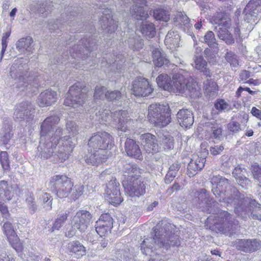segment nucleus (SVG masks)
<instances>
[{
    "mask_svg": "<svg viewBox=\"0 0 261 261\" xmlns=\"http://www.w3.org/2000/svg\"><path fill=\"white\" fill-rule=\"evenodd\" d=\"M60 121L57 116L47 117L41 125L40 141L38 147L37 154L44 159L52 156L61 162L68 159L73 147L75 145L76 139L74 137L78 133V126L75 122L69 121L66 123L67 130L71 133L72 137L65 136L61 138L63 129L55 125Z\"/></svg>",
    "mask_w": 261,
    "mask_h": 261,
    "instance_id": "1",
    "label": "nucleus"
},
{
    "mask_svg": "<svg viewBox=\"0 0 261 261\" xmlns=\"http://www.w3.org/2000/svg\"><path fill=\"white\" fill-rule=\"evenodd\" d=\"M211 182L213 194L220 201L226 203V206L234 207L236 214L244 220L250 217L261 221V205L255 200L244 197L230 185L227 178L219 175L213 176Z\"/></svg>",
    "mask_w": 261,
    "mask_h": 261,
    "instance_id": "2",
    "label": "nucleus"
},
{
    "mask_svg": "<svg viewBox=\"0 0 261 261\" xmlns=\"http://www.w3.org/2000/svg\"><path fill=\"white\" fill-rule=\"evenodd\" d=\"M170 224L166 221L160 222L153 227L154 237L145 239L141 245L142 252L146 255L154 257L160 254L156 251L160 249L168 250L171 246L180 245L179 236L170 231Z\"/></svg>",
    "mask_w": 261,
    "mask_h": 261,
    "instance_id": "3",
    "label": "nucleus"
},
{
    "mask_svg": "<svg viewBox=\"0 0 261 261\" xmlns=\"http://www.w3.org/2000/svg\"><path fill=\"white\" fill-rule=\"evenodd\" d=\"M96 42L92 37L84 38L79 41V44L74 45L70 50V57L75 61H70L73 63H75L76 68H81L85 62L91 61L88 54L94 49Z\"/></svg>",
    "mask_w": 261,
    "mask_h": 261,
    "instance_id": "4",
    "label": "nucleus"
},
{
    "mask_svg": "<svg viewBox=\"0 0 261 261\" xmlns=\"http://www.w3.org/2000/svg\"><path fill=\"white\" fill-rule=\"evenodd\" d=\"M239 225V222L228 212H221L215 217L212 229L217 232L231 236L235 234Z\"/></svg>",
    "mask_w": 261,
    "mask_h": 261,
    "instance_id": "5",
    "label": "nucleus"
},
{
    "mask_svg": "<svg viewBox=\"0 0 261 261\" xmlns=\"http://www.w3.org/2000/svg\"><path fill=\"white\" fill-rule=\"evenodd\" d=\"M212 21L219 25L216 27L214 31L218 37L223 40L227 45H232L234 43V38L229 31L231 25V20L227 15L220 12H217L212 18Z\"/></svg>",
    "mask_w": 261,
    "mask_h": 261,
    "instance_id": "6",
    "label": "nucleus"
},
{
    "mask_svg": "<svg viewBox=\"0 0 261 261\" xmlns=\"http://www.w3.org/2000/svg\"><path fill=\"white\" fill-rule=\"evenodd\" d=\"M109 111L105 110L102 112H98L96 113V116L98 117V120L100 123L108 122L112 118L115 122L117 129L122 132H126L130 127L132 121L129 118L127 112L125 111H116L112 115H110Z\"/></svg>",
    "mask_w": 261,
    "mask_h": 261,
    "instance_id": "7",
    "label": "nucleus"
},
{
    "mask_svg": "<svg viewBox=\"0 0 261 261\" xmlns=\"http://www.w3.org/2000/svg\"><path fill=\"white\" fill-rule=\"evenodd\" d=\"M185 72L180 69L172 77L170 92L184 93L188 91L191 95H197V85L193 79H189L184 75Z\"/></svg>",
    "mask_w": 261,
    "mask_h": 261,
    "instance_id": "8",
    "label": "nucleus"
},
{
    "mask_svg": "<svg viewBox=\"0 0 261 261\" xmlns=\"http://www.w3.org/2000/svg\"><path fill=\"white\" fill-rule=\"evenodd\" d=\"M147 117L151 123L160 127L165 126L170 122L168 108L162 105H150L148 107Z\"/></svg>",
    "mask_w": 261,
    "mask_h": 261,
    "instance_id": "9",
    "label": "nucleus"
},
{
    "mask_svg": "<svg viewBox=\"0 0 261 261\" xmlns=\"http://www.w3.org/2000/svg\"><path fill=\"white\" fill-rule=\"evenodd\" d=\"M49 186L59 198H63L70 194L73 184L66 175H56L50 178Z\"/></svg>",
    "mask_w": 261,
    "mask_h": 261,
    "instance_id": "10",
    "label": "nucleus"
},
{
    "mask_svg": "<svg viewBox=\"0 0 261 261\" xmlns=\"http://www.w3.org/2000/svg\"><path fill=\"white\" fill-rule=\"evenodd\" d=\"M86 89L82 87L80 83H76L71 86L66 95L64 105L76 109L83 106L87 99Z\"/></svg>",
    "mask_w": 261,
    "mask_h": 261,
    "instance_id": "11",
    "label": "nucleus"
},
{
    "mask_svg": "<svg viewBox=\"0 0 261 261\" xmlns=\"http://www.w3.org/2000/svg\"><path fill=\"white\" fill-rule=\"evenodd\" d=\"M114 138L106 132L94 134L89 140L88 147L98 150L107 151L114 146Z\"/></svg>",
    "mask_w": 261,
    "mask_h": 261,
    "instance_id": "12",
    "label": "nucleus"
},
{
    "mask_svg": "<svg viewBox=\"0 0 261 261\" xmlns=\"http://www.w3.org/2000/svg\"><path fill=\"white\" fill-rule=\"evenodd\" d=\"M122 185L126 194L132 197H139L146 192V186L141 177H132L129 180H123Z\"/></svg>",
    "mask_w": 261,
    "mask_h": 261,
    "instance_id": "13",
    "label": "nucleus"
},
{
    "mask_svg": "<svg viewBox=\"0 0 261 261\" xmlns=\"http://www.w3.org/2000/svg\"><path fill=\"white\" fill-rule=\"evenodd\" d=\"M35 113V106L29 101H24L15 106L13 117L18 121H30L33 119Z\"/></svg>",
    "mask_w": 261,
    "mask_h": 261,
    "instance_id": "14",
    "label": "nucleus"
},
{
    "mask_svg": "<svg viewBox=\"0 0 261 261\" xmlns=\"http://www.w3.org/2000/svg\"><path fill=\"white\" fill-rule=\"evenodd\" d=\"M105 199L114 205L121 203L123 199L120 192V184L116 179L111 180L107 185L105 193Z\"/></svg>",
    "mask_w": 261,
    "mask_h": 261,
    "instance_id": "15",
    "label": "nucleus"
},
{
    "mask_svg": "<svg viewBox=\"0 0 261 261\" xmlns=\"http://www.w3.org/2000/svg\"><path fill=\"white\" fill-rule=\"evenodd\" d=\"M197 206L203 212L214 213L213 207L217 202L210 197L209 193L205 189H201L195 193Z\"/></svg>",
    "mask_w": 261,
    "mask_h": 261,
    "instance_id": "16",
    "label": "nucleus"
},
{
    "mask_svg": "<svg viewBox=\"0 0 261 261\" xmlns=\"http://www.w3.org/2000/svg\"><path fill=\"white\" fill-rule=\"evenodd\" d=\"M132 90L136 96L146 97L152 93L153 88L147 79L140 77L133 82Z\"/></svg>",
    "mask_w": 261,
    "mask_h": 261,
    "instance_id": "17",
    "label": "nucleus"
},
{
    "mask_svg": "<svg viewBox=\"0 0 261 261\" xmlns=\"http://www.w3.org/2000/svg\"><path fill=\"white\" fill-rule=\"evenodd\" d=\"M92 215L85 210L77 212L72 220V226L81 232L85 231L91 221Z\"/></svg>",
    "mask_w": 261,
    "mask_h": 261,
    "instance_id": "18",
    "label": "nucleus"
},
{
    "mask_svg": "<svg viewBox=\"0 0 261 261\" xmlns=\"http://www.w3.org/2000/svg\"><path fill=\"white\" fill-rule=\"evenodd\" d=\"M236 248L246 253H252L261 248V241L256 239H237L234 242Z\"/></svg>",
    "mask_w": 261,
    "mask_h": 261,
    "instance_id": "19",
    "label": "nucleus"
},
{
    "mask_svg": "<svg viewBox=\"0 0 261 261\" xmlns=\"http://www.w3.org/2000/svg\"><path fill=\"white\" fill-rule=\"evenodd\" d=\"M99 24L102 30L110 34L114 33L118 26L117 22L112 18L111 11L108 9H105L102 11Z\"/></svg>",
    "mask_w": 261,
    "mask_h": 261,
    "instance_id": "20",
    "label": "nucleus"
},
{
    "mask_svg": "<svg viewBox=\"0 0 261 261\" xmlns=\"http://www.w3.org/2000/svg\"><path fill=\"white\" fill-rule=\"evenodd\" d=\"M107 159V151L88 148V153L85 156V162L89 165L98 166Z\"/></svg>",
    "mask_w": 261,
    "mask_h": 261,
    "instance_id": "21",
    "label": "nucleus"
},
{
    "mask_svg": "<svg viewBox=\"0 0 261 261\" xmlns=\"http://www.w3.org/2000/svg\"><path fill=\"white\" fill-rule=\"evenodd\" d=\"M243 13L245 19H254L259 16L261 17V0H251L245 8Z\"/></svg>",
    "mask_w": 261,
    "mask_h": 261,
    "instance_id": "22",
    "label": "nucleus"
},
{
    "mask_svg": "<svg viewBox=\"0 0 261 261\" xmlns=\"http://www.w3.org/2000/svg\"><path fill=\"white\" fill-rule=\"evenodd\" d=\"M141 144L147 152L159 151V145L156 137L150 134L146 133L140 136Z\"/></svg>",
    "mask_w": 261,
    "mask_h": 261,
    "instance_id": "23",
    "label": "nucleus"
},
{
    "mask_svg": "<svg viewBox=\"0 0 261 261\" xmlns=\"http://www.w3.org/2000/svg\"><path fill=\"white\" fill-rule=\"evenodd\" d=\"M58 94L51 89H47L42 92L37 99V103L40 107L50 106L57 101Z\"/></svg>",
    "mask_w": 261,
    "mask_h": 261,
    "instance_id": "24",
    "label": "nucleus"
},
{
    "mask_svg": "<svg viewBox=\"0 0 261 261\" xmlns=\"http://www.w3.org/2000/svg\"><path fill=\"white\" fill-rule=\"evenodd\" d=\"M134 3L136 5L130 10L132 16L137 20L146 19L148 17V12L144 8V6H146V0H134Z\"/></svg>",
    "mask_w": 261,
    "mask_h": 261,
    "instance_id": "25",
    "label": "nucleus"
},
{
    "mask_svg": "<svg viewBox=\"0 0 261 261\" xmlns=\"http://www.w3.org/2000/svg\"><path fill=\"white\" fill-rule=\"evenodd\" d=\"M174 24L180 28L184 32L193 37L192 32V24L188 17L181 13H178L174 18Z\"/></svg>",
    "mask_w": 261,
    "mask_h": 261,
    "instance_id": "26",
    "label": "nucleus"
},
{
    "mask_svg": "<svg viewBox=\"0 0 261 261\" xmlns=\"http://www.w3.org/2000/svg\"><path fill=\"white\" fill-rule=\"evenodd\" d=\"M22 66H18L17 63H14L11 67L10 75L12 78L18 79L17 86L19 88L27 87L28 78L27 73H23Z\"/></svg>",
    "mask_w": 261,
    "mask_h": 261,
    "instance_id": "27",
    "label": "nucleus"
},
{
    "mask_svg": "<svg viewBox=\"0 0 261 261\" xmlns=\"http://www.w3.org/2000/svg\"><path fill=\"white\" fill-rule=\"evenodd\" d=\"M205 158L194 155L188 166V174L190 177L195 175L198 171L201 170L204 166Z\"/></svg>",
    "mask_w": 261,
    "mask_h": 261,
    "instance_id": "28",
    "label": "nucleus"
},
{
    "mask_svg": "<svg viewBox=\"0 0 261 261\" xmlns=\"http://www.w3.org/2000/svg\"><path fill=\"white\" fill-rule=\"evenodd\" d=\"M125 150L129 156L138 159H141L142 158L140 147L133 139L127 138L125 142Z\"/></svg>",
    "mask_w": 261,
    "mask_h": 261,
    "instance_id": "29",
    "label": "nucleus"
},
{
    "mask_svg": "<svg viewBox=\"0 0 261 261\" xmlns=\"http://www.w3.org/2000/svg\"><path fill=\"white\" fill-rule=\"evenodd\" d=\"M177 119L179 124L185 128L189 127L194 122L193 113L187 109L180 110L177 114Z\"/></svg>",
    "mask_w": 261,
    "mask_h": 261,
    "instance_id": "30",
    "label": "nucleus"
},
{
    "mask_svg": "<svg viewBox=\"0 0 261 261\" xmlns=\"http://www.w3.org/2000/svg\"><path fill=\"white\" fill-rule=\"evenodd\" d=\"M246 172V170L245 168L237 167L234 168L232 172V174L238 184L244 189H248L251 186V181L245 176L244 173Z\"/></svg>",
    "mask_w": 261,
    "mask_h": 261,
    "instance_id": "31",
    "label": "nucleus"
},
{
    "mask_svg": "<svg viewBox=\"0 0 261 261\" xmlns=\"http://www.w3.org/2000/svg\"><path fill=\"white\" fill-rule=\"evenodd\" d=\"M193 60L194 64L192 65L195 69L203 72L206 77H211L212 73L207 68V62L201 55H194Z\"/></svg>",
    "mask_w": 261,
    "mask_h": 261,
    "instance_id": "32",
    "label": "nucleus"
},
{
    "mask_svg": "<svg viewBox=\"0 0 261 261\" xmlns=\"http://www.w3.org/2000/svg\"><path fill=\"white\" fill-rule=\"evenodd\" d=\"M180 37L177 31H170L166 35L165 44L170 49L179 46Z\"/></svg>",
    "mask_w": 261,
    "mask_h": 261,
    "instance_id": "33",
    "label": "nucleus"
},
{
    "mask_svg": "<svg viewBox=\"0 0 261 261\" xmlns=\"http://www.w3.org/2000/svg\"><path fill=\"white\" fill-rule=\"evenodd\" d=\"M3 230L11 244L17 243L19 238L11 223L9 222H5L3 225Z\"/></svg>",
    "mask_w": 261,
    "mask_h": 261,
    "instance_id": "34",
    "label": "nucleus"
},
{
    "mask_svg": "<svg viewBox=\"0 0 261 261\" xmlns=\"http://www.w3.org/2000/svg\"><path fill=\"white\" fill-rule=\"evenodd\" d=\"M32 43L33 39L30 37L21 38L16 42V48L19 52L25 53L26 51L30 54L33 52Z\"/></svg>",
    "mask_w": 261,
    "mask_h": 261,
    "instance_id": "35",
    "label": "nucleus"
},
{
    "mask_svg": "<svg viewBox=\"0 0 261 261\" xmlns=\"http://www.w3.org/2000/svg\"><path fill=\"white\" fill-rule=\"evenodd\" d=\"M125 43L127 44L129 47L133 50H138L142 48L144 45L143 40L135 34L132 35V36L125 41Z\"/></svg>",
    "mask_w": 261,
    "mask_h": 261,
    "instance_id": "36",
    "label": "nucleus"
},
{
    "mask_svg": "<svg viewBox=\"0 0 261 261\" xmlns=\"http://www.w3.org/2000/svg\"><path fill=\"white\" fill-rule=\"evenodd\" d=\"M152 61L154 65L159 67L167 65L169 62L158 48H155L152 50Z\"/></svg>",
    "mask_w": 261,
    "mask_h": 261,
    "instance_id": "37",
    "label": "nucleus"
},
{
    "mask_svg": "<svg viewBox=\"0 0 261 261\" xmlns=\"http://www.w3.org/2000/svg\"><path fill=\"white\" fill-rule=\"evenodd\" d=\"M69 248L71 255L75 258H80L86 254L85 247L77 242L71 243Z\"/></svg>",
    "mask_w": 261,
    "mask_h": 261,
    "instance_id": "38",
    "label": "nucleus"
},
{
    "mask_svg": "<svg viewBox=\"0 0 261 261\" xmlns=\"http://www.w3.org/2000/svg\"><path fill=\"white\" fill-rule=\"evenodd\" d=\"M8 182L5 180L0 181V197L3 200H10L12 197V194L10 190Z\"/></svg>",
    "mask_w": 261,
    "mask_h": 261,
    "instance_id": "39",
    "label": "nucleus"
},
{
    "mask_svg": "<svg viewBox=\"0 0 261 261\" xmlns=\"http://www.w3.org/2000/svg\"><path fill=\"white\" fill-rule=\"evenodd\" d=\"M124 171L129 174L127 180H129L132 177H141L140 169L136 164H126L124 165Z\"/></svg>",
    "mask_w": 261,
    "mask_h": 261,
    "instance_id": "40",
    "label": "nucleus"
},
{
    "mask_svg": "<svg viewBox=\"0 0 261 261\" xmlns=\"http://www.w3.org/2000/svg\"><path fill=\"white\" fill-rule=\"evenodd\" d=\"M156 80L160 87L162 88L165 90L170 91L172 81L167 74H160Z\"/></svg>",
    "mask_w": 261,
    "mask_h": 261,
    "instance_id": "41",
    "label": "nucleus"
},
{
    "mask_svg": "<svg viewBox=\"0 0 261 261\" xmlns=\"http://www.w3.org/2000/svg\"><path fill=\"white\" fill-rule=\"evenodd\" d=\"M173 138L170 135H163L159 138V149H171L173 148Z\"/></svg>",
    "mask_w": 261,
    "mask_h": 261,
    "instance_id": "42",
    "label": "nucleus"
},
{
    "mask_svg": "<svg viewBox=\"0 0 261 261\" xmlns=\"http://www.w3.org/2000/svg\"><path fill=\"white\" fill-rule=\"evenodd\" d=\"M141 30L143 35L149 38L153 37L156 34L154 25L151 22L143 23L141 26Z\"/></svg>",
    "mask_w": 261,
    "mask_h": 261,
    "instance_id": "43",
    "label": "nucleus"
},
{
    "mask_svg": "<svg viewBox=\"0 0 261 261\" xmlns=\"http://www.w3.org/2000/svg\"><path fill=\"white\" fill-rule=\"evenodd\" d=\"M204 90L207 95L210 96H213L218 91V86L212 80L207 79L204 82Z\"/></svg>",
    "mask_w": 261,
    "mask_h": 261,
    "instance_id": "44",
    "label": "nucleus"
},
{
    "mask_svg": "<svg viewBox=\"0 0 261 261\" xmlns=\"http://www.w3.org/2000/svg\"><path fill=\"white\" fill-rule=\"evenodd\" d=\"M69 214L68 210H62L60 211L58 215L53 228L55 229L59 230L64 224Z\"/></svg>",
    "mask_w": 261,
    "mask_h": 261,
    "instance_id": "45",
    "label": "nucleus"
},
{
    "mask_svg": "<svg viewBox=\"0 0 261 261\" xmlns=\"http://www.w3.org/2000/svg\"><path fill=\"white\" fill-rule=\"evenodd\" d=\"M153 16L155 19L165 22H167L170 19L168 11L161 8H157L154 10Z\"/></svg>",
    "mask_w": 261,
    "mask_h": 261,
    "instance_id": "46",
    "label": "nucleus"
},
{
    "mask_svg": "<svg viewBox=\"0 0 261 261\" xmlns=\"http://www.w3.org/2000/svg\"><path fill=\"white\" fill-rule=\"evenodd\" d=\"M123 60L119 59V57L117 58V60H115L114 62L112 63L110 62L108 63L107 61L106 62H102L101 64L102 66H104L107 64L109 65V67H110V70H112L115 72H119L121 71V69L122 67V64L121 63H123Z\"/></svg>",
    "mask_w": 261,
    "mask_h": 261,
    "instance_id": "47",
    "label": "nucleus"
},
{
    "mask_svg": "<svg viewBox=\"0 0 261 261\" xmlns=\"http://www.w3.org/2000/svg\"><path fill=\"white\" fill-rule=\"evenodd\" d=\"M39 200L41 204L46 211H49L52 208L53 198L49 194L43 193L40 197Z\"/></svg>",
    "mask_w": 261,
    "mask_h": 261,
    "instance_id": "48",
    "label": "nucleus"
},
{
    "mask_svg": "<svg viewBox=\"0 0 261 261\" xmlns=\"http://www.w3.org/2000/svg\"><path fill=\"white\" fill-rule=\"evenodd\" d=\"M53 7L52 2L49 0L40 2L38 13L42 14L43 17H46L51 12Z\"/></svg>",
    "mask_w": 261,
    "mask_h": 261,
    "instance_id": "49",
    "label": "nucleus"
},
{
    "mask_svg": "<svg viewBox=\"0 0 261 261\" xmlns=\"http://www.w3.org/2000/svg\"><path fill=\"white\" fill-rule=\"evenodd\" d=\"M112 228H107L105 222L102 221L100 218L96 222L95 230L100 237L104 236Z\"/></svg>",
    "mask_w": 261,
    "mask_h": 261,
    "instance_id": "50",
    "label": "nucleus"
},
{
    "mask_svg": "<svg viewBox=\"0 0 261 261\" xmlns=\"http://www.w3.org/2000/svg\"><path fill=\"white\" fill-rule=\"evenodd\" d=\"M211 138L216 139H220L222 137V128L220 124L215 122L211 123Z\"/></svg>",
    "mask_w": 261,
    "mask_h": 261,
    "instance_id": "51",
    "label": "nucleus"
},
{
    "mask_svg": "<svg viewBox=\"0 0 261 261\" xmlns=\"http://www.w3.org/2000/svg\"><path fill=\"white\" fill-rule=\"evenodd\" d=\"M203 42L206 43L210 47L217 46V40L214 33L212 31H207L203 37Z\"/></svg>",
    "mask_w": 261,
    "mask_h": 261,
    "instance_id": "52",
    "label": "nucleus"
},
{
    "mask_svg": "<svg viewBox=\"0 0 261 261\" xmlns=\"http://www.w3.org/2000/svg\"><path fill=\"white\" fill-rule=\"evenodd\" d=\"M25 201L30 212L32 213H35L37 210V205L35 201V198L32 193H29Z\"/></svg>",
    "mask_w": 261,
    "mask_h": 261,
    "instance_id": "53",
    "label": "nucleus"
},
{
    "mask_svg": "<svg viewBox=\"0 0 261 261\" xmlns=\"http://www.w3.org/2000/svg\"><path fill=\"white\" fill-rule=\"evenodd\" d=\"M3 128L5 129V130H3V133H2V135L1 137V141L3 144L6 145L9 143L11 138V135L10 133L11 129V126L9 124L7 125H5Z\"/></svg>",
    "mask_w": 261,
    "mask_h": 261,
    "instance_id": "54",
    "label": "nucleus"
},
{
    "mask_svg": "<svg viewBox=\"0 0 261 261\" xmlns=\"http://www.w3.org/2000/svg\"><path fill=\"white\" fill-rule=\"evenodd\" d=\"M84 186L81 185H76L72 188L70 193L71 198L75 200L77 199L83 194Z\"/></svg>",
    "mask_w": 261,
    "mask_h": 261,
    "instance_id": "55",
    "label": "nucleus"
},
{
    "mask_svg": "<svg viewBox=\"0 0 261 261\" xmlns=\"http://www.w3.org/2000/svg\"><path fill=\"white\" fill-rule=\"evenodd\" d=\"M108 90L104 86H97L95 87L94 97L95 99H103L106 98Z\"/></svg>",
    "mask_w": 261,
    "mask_h": 261,
    "instance_id": "56",
    "label": "nucleus"
},
{
    "mask_svg": "<svg viewBox=\"0 0 261 261\" xmlns=\"http://www.w3.org/2000/svg\"><path fill=\"white\" fill-rule=\"evenodd\" d=\"M215 107L219 112L228 111L230 110V106L223 99L218 100L215 103Z\"/></svg>",
    "mask_w": 261,
    "mask_h": 261,
    "instance_id": "57",
    "label": "nucleus"
},
{
    "mask_svg": "<svg viewBox=\"0 0 261 261\" xmlns=\"http://www.w3.org/2000/svg\"><path fill=\"white\" fill-rule=\"evenodd\" d=\"M0 163L3 169L7 170L10 168L8 154L6 151H2L0 153Z\"/></svg>",
    "mask_w": 261,
    "mask_h": 261,
    "instance_id": "58",
    "label": "nucleus"
},
{
    "mask_svg": "<svg viewBox=\"0 0 261 261\" xmlns=\"http://www.w3.org/2000/svg\"><path fill=\"white\" fill-rule=\"evenodd\" d=\"M122 97L121 93L118 90L107 91L106 98L108 100H119Z\"/></svg>",
    "mask_w": 261,
    "mask_h": 261,
    "instance_id": "59",
    "label": "nucleus"
},
{
    "mask_svg": "<svg viewBox=\"0 0 261 261\" xmlns=\"http://www.w3.org/2000/svg\"><path fill=\"white\" fill-rule=\"evenodd\" d=\"M11 33L9 32L5 33L3 34L2 38V50L0 55V61L2 60V59L4 56V54L6 50L7 47V39L10 36Z\"/></svg>",
    "mask_w": 261,
    "mask_h": 261,
    "instance_id": "60",
    "label": "nucleus"
},
{
    "mask_svg": "<svg viewBox=\"0 0 261 261\" xmlns=\"http://www.w3.org/2000/svg\"><path fill=\"white\" fill-rule=\"evenodd\" d=\"M225 59L231 65L237 66L239 65L237 55L231 51L227 53Z\"/></svg>",
    "mask_w": 261,
    "mask_h": 261,
    "instance_id": "61",
    "label": "nucleus"
},
{
    "mask_svg": "<svg viewBox=\"0 0 261 261\" xmlns=\"http://www.w3.org/2000/svg\"><path fill=\"white\" fill-rule=\"evenodd\" d=\"M251 172L253 177L259 180L261 179V167L255 163L253 164L251 168Z\"/></svg>",
    "mask_w": 261,
    "mask_h": 261,
    "instance_id": "62",
    "label": "nucleus"
},
{
    "mask_svg": "<svg viewBox=\"0 0 261 261\" xmlns=\"http://www.w3.org/2000/svg\"><path fill=\"white\" fill-rule=\"evenodd\" d=\"M224 148V146L222 144L215 145L214 146L210 147L209 151L211 154L215 156L220 154Z\"/></svg>",
    "mask_w": 261,
    "mask_h": 261,
    "instance_id": "63",
    "label": "nucleus"
},
{
    "mask_svg": "<svg viewBox=\"0 0 261 261\" xmlns=\"http://www.w3.org/2000/svg\"><path fill=\"white\" fill-rule=\"evenodd\" d=\"M100 219L102 220V221H105L106 223V227H113V219L109 214H102L100 218Z\"/></svg>",
    "mask_w": 261,
    "mask_h": 261,
    "instance_id": "64",
    "label": "nucleus"
}]
</instances>
